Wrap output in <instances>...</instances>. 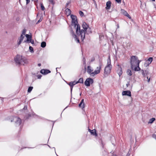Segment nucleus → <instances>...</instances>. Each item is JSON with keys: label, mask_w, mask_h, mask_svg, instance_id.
I'll list each match as a JSON object with an SVG mask.
<instances>
[{"label": "nucleus", "mask_w": 156, "mask_h": 156, "mask_svg": "<svg viewBox=\"0 0 156 156\" xmlns=\"http://www.w3.org/2000/svg\"><path fill=\"white\" fill-rule=\"evenodd\" d=\"M26 32V30L25 29H23V30H22V34L21 35H22L23 36L24 35H25V34Z\"/></svg>", "instance_id": "obj_27"}, {"label": "nucleus", "mask_w": 156, "mask_h": 156, "mask_svg": "<svg viewBox=\"0 0 156 156\" xmlns=\"http://www.w3.org/2000/svg\"><path fill=\"white\" fill-rule=\"evenodd\" d=\"M29 48L30 52H32L33 51V48L32 47L30 46Z\"/></svg>", "instance_id": "obj_32"}, {"label": "nucleus", "mask_w": 156, "mask_h": 156, "mask_svg": "<svg viewBox=\"0 0 156 156\" xmlns=\"http://www.w3.org/2000/svg\"><path fill=\"white\" fill-rule=\"evenodd\" d=\"M41 66V64L40 63H39L38 64V66Z\"/></svg>", "instance_id": "obj_47"}, {"label": "nucleus", "mask_w": 156, "mask_h": 156, "mask_svg": "<svg viewBox=\"0 0 156 156\" xmlns=\"http://www.w3.org/2000/svg\"><path fill=\"white\" fill-rule=\"evenodd\" d=\"M70 32L72 34L73 37L75 39V41L77 43H79L80 41L79 39V37H79L78 36H77L76 35L74 34V33L72 29L70 30Z\"/></svg>", "instance_id": "obj_7"}, {"label": "nucleus", "mask_w": 156, "mask_h": 156, "mask_svg": "<svg viewBox=\"0 0 156 156\" xmlns=\"http://www.w3.org/2000/svg\"><path fill=\"white\" fill-rule=\"evenodd\" d=\"M81 93L80 94V96H81Z\"/></svg>", "instance_id": "obj_49"}, {"label": "nucleus", "mask_w": 156, "mask_h": 156, "mask_svg": "<svg viewBox=\"0 0 156 156\" xmlns=\"http://www.w3.org/2000/svg\"><path fill=\"white\" fill-rule=\"evenodd\" d=\"M79 14L81 16H83L84 15L83 13L81 11H80L79 12Z\"/></svg>", "instance_id": "obj_31"}, {"label": "nucleus", "mask_w": 156, "mask_h": 156, "mask_svg": "<svg viewBox=\"0 0 156 156\" xmlns=\"http://www.w3.org/2000/svg\"><path fill=\"white\" fill-rule=\"evenodd\" d=\"M82 26L83 30H80V25H77V27L76 28V33L79 37H80L83 41L85 38V33L89 34L91 33L92 32L90 28L89 27L88 25L85 22L83 23Z\"/></svg>", "instance_id": "obj_1"}, {"label": "nucleus", "mask_w": 156, "mask_h": 156, "mask_svg": "<svg viewBox=\"0 0 156 156\" xmlns=\"http://www.w3.org/2000/svg\"><path fill=\"white\" fill-rule=\"evenodd\" d=\"M77 83H83V78H80L78 81H77Z\"/></svg>", "instance_id": "obj_26"}, {"label": "nucleus", "mask_w": 156, "mask_h": 156, "mask_svg": "<svg viewBox=\"0 0 156 156\" xmlns=\"http://www.w3.org/2000/svg\"><path fill=\"white\" fill-rule=\"evenodd\" d=\"M152 1H155V0H152Z\"/></svg>", "instance_id": "obj_50"}, {"label": "nucleus", "mask_w": 156, "mask_h": 156, "mask_svg": "<svg viewBox=\"0 0 156 156\" xmlns=\"http://www.w3.org/2000/svg\"><path fill=\"white\" fill-rule=\"evenodd\" d=\"M66 14L68 16L71 14V11L70 9L67 8L65 10Z\"/></svg>", "instance_id": "obj_19"}, {"label": "nucleus", "mask_w": 156, "mask_h": 156, "mask_svg": "<svg viewBox=\"0 0 156 156\" xmlns=\"http://www.w3.org/2000/svg\"><path fill=\"white\" fill-rule=\"evenodd\" d=\"M115 1L118 3H120L121 2V0H115Z\"/></svg>", "instance_id": "obj_38"}, {"label": "nucleus", "mask_w": 156, "mask_h": 156, "mask_svg": "<svg viewBox=\"0 0 156 156\" xmlns=\"http://www.w3.org/2000/svg\"><path fill=\"white\" fill-rule=\"evenodd\" d=\"M152 137L156 139V134H153L152 136Z\"/></svg>", "instance_id": "obj_37"}, {"label": "nucleus", "mask_w": 156, "mask_h": 156, "mask_svg": "<svg viewBox=\"0 0 156 156\" xmlns=\"http://www.w3.org/2000/svg\"><path fill=\"white\" fill-rule=\"evenodd\" d=\"M57 68H56V69L57 70Z\"/></svg>", "instance_id": "obj_53"}, {"label": "nucleus", "mask_w": 156, "mask_h": 156, "mask_svg": "<svg viewBox=\"0 0 156 156\" xmlns=\"http://www.w3.org/2000/svg\"><path fill=\"white\" fill-rule=\"evenodd\" d=\"M155 120V119L154 118H153L151 119L148 122V123H152Z\"/></svg>", "instance_id": "obj_22"}, {"label": "nucleus", "mask_w": 156, "mask_h": 156, "mask_svg": "<svg viewBox=\"0 0 156 156\" xmlns=\"http://www.w3.org/2000/svg\"><path fill=\"white\" fill-rule=\"evenodd\" d=\"M93 82V80L92 79L89 78L87 79L85 82V84L87 86H89L90 84H92Z\"/></svg>", "instance_id": "obj_8"}, {"label": "nucleus", "mask_w": 156, "mask_h": 156, "mask_svg": "<svg viewBox=\"0 0 156 156\" xmlns=\"http://www.w3.org/2000/svg\"><path fill=\"white\" fill-rule=\"evenodd\" d=\"M27 4H28L30 2V0H26Z\"/></svg>", "instance_id": "obj_40"}, {"label": "nucleus", "mask_w": 156, "mask_h": 156, "mask_svg": "<svg viewBox=\"0 0 156 156\" xmlns=\"http://www.w3.org/2000/svg\"><path fill=\"white\" fill-rule=\"evenodd\" d=\"M49 2L51 4H54L53 0H49Z\"/></svg>", "instance_id": "obj_36"}, {"label": "nucleus", "mask_w": 156, "mask_h": 156, "mask_svg": "<svg viewBox=\"0 0 156 156\" xmlns=\"http://www.w3.org/2000/svg\"><path fill=\"white\" fill-rule=\"evenodd\" d=\"M83 64L84 65V69L86 70V60L84 58H83Z\"/></svg>", "instance_id": "obj_29"}, {"label": "nucleus", "mask_w": 156, "mask_h": 156, "mask_svg": "<svg viewBox=\"0 0 156 156\" xmlns=\"http://www.w3.org/2000/svg\"><path fill=\"white\" fill-rule=\"evenodd\" d=\"M33 89V87H30L28 88V92L29 93H30L31 92V91H32Z\"/></svg>", "instance_id": "obj_28"}, {"label": "nucleus", "mask_w": 156, "mask_h": 156, "mask_svg": "<svg viewBox=\"0 0 156 156\" xmlns=\"http://www.w3.org/2000/svg\"><path fill=\"white\" fill-rule=\"evenodd\" d=\"M37 76H38V79H40V78H41V75H38Z\"/></svg>", "instance_id": "obj_43"}, {"label": "nucleus", "mask_w": 156, "mask_h": 156, "mask_svg": "<svg viewBox=\"0 0 156 156\" xmlns=\"http://www.w3.org/2000/svg\"><path fill=\"white\" fill-rule=\"evenodd\" d=\"M41 8L42 10H45V8L42 4H41Z\"/></svg>", "instance_id": "obj_30"}, {"label": "nucleus", "mask_w": 156, "mask_h": 156, "mask_svg": "<svg viewBox=\"0 0 156 156\" xmlns=\"http://www.w3.org/2000/svg\"><path fill=\"white\" fill-rule=\"evenodd\" d=\"M13 120L15 121V123L17 126H19L20 124L21 121V119L19 118L16 117H14Z\"/></svg>", "instance_id": "obj_9"}, {"label": "nucleus", "mask_w": 156, "mask_h": 156, "mask_svg": "<svg viewBox=\"0 0 156 156\" xmlns=\"http://www.w3.org/2000/svg\"><path fill=\"white\" fill-rule=\"evenodd\" d=\"M71 18L72 19L71 25L73 26H74L75 28H76L77 27V25H79L78 24L76 17L73 15H71Z\"/></svg>", "instance_id": "obj_6"}, {"label": "nucleus", "mask_w": 156, "mask_h": 156, "mask_svg": "<svg viewBox=\"0 0 156 156\" xmlns=\"http://www.w3.org/2000/svg\"><path fill=\"white\" fill-rule=\"evenodd\" d=\"M140 70L141 71V72L142 73V74L144 77H145L147 75L149 74V72L148 70H145L144 71L143 69H140Z\"/></svg>", "instance_id": "obj_14"}, {"label": "nucleus", "mask_w": 156, "mask_h": 156, "mask_svg": "<svg viewBox=\"0 0 156 156\" xmlns=\"http://www.w3.org/2000/svg\"><path fill=\"white\" fill-rule=\"evenodd\" d=\"M70 3V2H68L67 3L66 5V7H67L68 5Z\"/></svg>", "instance_id": "obj_41"}, {"label": "nucleus", "mask_w": 156, "mask_h": 156, "mask_svg": "<svg viewBox=\"0 0 156 156\" xmlns=\"http://www.w3.org/2000/svg\"><path fill=\"white\" fill-rule=\"evenodd\" d=\"M29 41L30 40H29L28 39H27L26 40L24 41L23 42H26V43H30Z\"/></svg>", "instance_id": "obj_35"}, {"label": "nucleus", "mask_w": 156, "mask_h": 156, "mask_svg": "<svg viewBox=\"0 0 156 156\" xmlns=\"http://www.w3.org/2000/svg\"><path fill=\"white\" fill-rule=\"evenodd\" d=\"M51 72V71L48 69H42L41 71V73L43 74L46 75Z\"/></svg>", "instance_id": "obj_11"}, {"label": "nucleus", "mask_w": 156, "mask_h": 156, "mask_svg": "<svg viewBox=\"0 0 156 156\" xmlns=\"http://www.w3.org/2000/svg\"><path fill=\"white\" fill-rule=\"evenodd\" d=\"M84 99H82L79 105V106L82 109L84 108Z\"/></svg>", "instance_id": "obj_16"}, {"label": "nucleus", "mask_w": 156, "mask_h": 156, "mask_svg": "<svg viewBox=\"0 0 156 156\" xmlns=\"http://www.w3.org/2000/svg\"><path fill=\"white\" fill-rule=\"evenodd\" d=\"M29 42L30 43H31L32 44H34V40H32V39L29 41Z\"/></svg>", "instance_id": "obj_34"}, {"label": "nucleus", "mask_w": 156, "mask_h": 156, "mask_svg": "<svg viewBox=\"0 0 156 156\" xmlns=\"http://www.w3.org/2000/svg\"><path fill=\"white\" fill-rule=\"evenodd\" d=\"M141 61V60L138 59L137 57L136 56H131L130 61L131 68L136 71L140 70V68L139 67V64Z\"/></svg>", "instance_id": "obj_2"}, {"label": "nucleus", "mask_w": 156, "mask_h": 156, "mask_svg": "<svg viewBox=\"0 0 156 156\" xmlns=\"http://www.w3.org/2000/svg\"><path fill=\"white\" fill-rule=\"evenodd\" d=\"M90 132L91 134L93 135H95L96 136L97 135V134H96L95 130V129L91 130Z\"/></svg>", "instance_id": "obj_23"}, {"label": "nucleus", "mask_w": 156, "mask_h": 156, "mask_svg": "<svg viewBox=\"0 0 156 156\" xmlns=\"http://www.w3.org/2000/svg\"><path fill=\"white\" fill-rule=\"evenodd\" d=\"M27 106H25L23 108V109H27Z\"/></svg>", "instance_id": "obj_44"}, {"label": "nucleus", "mask_w": 156, "mask_h": 156, "mask_svg": "<svg viewBox=\"0 0 156 156\" xmlns=\"http://www.w3.org/2000/svg\"><path fill=\"white\" fill-rule=\"evenodd\" d=\"M107 65L104 69V75L107 76L109 75L111 72L112 66L111 65L110 56H109L107 60Z\"/></svg>", "instance_id": "obj_5"}, {"label": "nucleus", "mask_w": 156, "mask_h": 156, "mask_svg": "<svg viewBox=\"0 0 156 156\" xmlns=\"http://www.w3.org/2000/svg\"><path fill=\"white\" fill-rule=\"evenodd\" d=\"M33 1H34L35 2H37V1L38 0H32Z\"/></svg>", "instance_id": "obj_46"}, {"label": "nucleus", "mask_w": 156, "mask_h": 156, "mask_svg": "<svg viewBox=\"0 0 156 156\" xmlns=\"http://www.w3.org/2000/svg\"><path fill=\"white\" fill-rule=\"evenodd\" d=\"M101 68V65H100L99 67H97V69L95 70L94 72H91L93 71L91 67L90 66H88L87 69V72L90 74V76H94L95 75L99 73Z\"/></svg>", "instance_id": "obj_4"}, {"label": "nucleus", "mask_w": 156, "mask_h": 156, "mask_svg": "<svg viewBox=\"0 0 156 156\" xmlns=\"http://www.w3.org/2000/svg\"><path fill=\"white\" fill-rule=\"evenodd\" d=\"M122 12L129 19H131V17L128 14L126 11L123 9L121 10Z\"/></svg>", "instance_id": "obj_13"}, {"label": "nucleus", "mask_w": 156, "mask_h": 156, "mask_svg": "<svg viewBox=\"0 0 156 156\" xmlns=\"http://www.w3.org/2000/svg\"><path fill=\"white\" fill-rule=\"evenodd\" d=\"M147 79H148V80H147V82H149V81H150V78H148V77H147Z\"/></svg>", "instance_id": "obj_42"}, {"label": "nucleus", "mask_w": 156, "mask_h": 156, "mask_svg": "<svg viewBox=\"0 0 156 156\" xmlns=\"http://www.w3.org/2000/svg\"><path fill=\"white\" fill-rule=\"evenodd\" d=\"M14 60L16 64L18 65H24L28 62L27 60L25 57L18 55L15 58Z\"/></svg>", "instance_id": "obj_3"}, {"label": "nucleus", "mask_w": 156, "mask_h": 156, "mask_svg": "<svg viewBox=\"0 0 156 156\" xmlns=\"http://www.w3.org/2000/svg\"><path fill=\"white\" fill-rule=\"evenodd\" d=\"M25 36L27 38V39L29 40H30L32 39L31 36L28 34H26Z\"/></svg>", "instance_id": "obj_24"}, {"label": "nucleus", "mask_w": 156, "mask_h": 156, "mask_svg": "<svg viewBox=\"0 0 156 156\" xmlns=\"http://www.w3.org/2000/svg\"><path fill=\"white\" fill-rule=\"evenodd\" d=\"M91 131V130L90 129H89V131L90 132Z\"/></svg>", "instance_id": "obj_48"}, {"label": "nucleus", "mask_w": 156, "mask_h": 156, "mask_svg": "<svg viewBox=\"0 0 156 156\" xmlns=\"http://www.w3.org/2000/svg\"><path fill=\"white\" fill-rule=\"evenodd\" d=\"M77 83V82H76L75 81H74L73 82H70L69 83V85L70 86V87H73V86L75 85Z\"/></svg>", "instance_id": "obj_18"}, {"label": "nucleus", "mask_w": 156, "mask_h": 156, "mask_svg": "<svg viewBox=\"0 0 156 156\" xmlns=\"http://www.w3.org/2000/svg\"><path fill=\"white\" fill-rule=\"evenodd\" d=\"M112 156H117L116 155H113Z\"/></svg>", "instance_id": "obj_51"}, {"label": "nucleus", "mask_w": 156, "mask_h": 156, "mask_svg": "<svg viewBox=\"0 0 156 156\" xmlns=\"http://www.w3.org/2000/svg\"><path fill=\"white\" fill-rule=\"evenodd\" d=\"M95 58H91L90 61L89 62L90 64L92 62H93L94 61Z\"/></svg>", "instance_id": "obj_33"}, {"label": "nucleus", "mask_w": 156, "mask_h": 156, "mask_svg": "<svg viewBox=\"0 0 156 156\" xmlns=\"http://www.w3.org/2000/svg\"><path fill=\"white\" fill-rule=\"evenodd\" d=\"M11 122H12V120H11Z\"/></svg>", "instance_id": "obj_54"}, {"label": "nucleus", "mask_w": 156, "mask_h": 156, "mask_svg": "<svg viewBox=\"0 0 156 156\" xmlns=\"http://www.w3.org/2000/svg\"><path fill=\"white\" fill-rule=\"evenodd\" d=\"M119 68L118 70H117V73L119 74V77L122 74V68L119 66V65H118Z\"/></svg>", "instance_id": "obj_15"}, {"label": "nucleus", "mask_w": 156, "mask_h": 156, "mask_svg": "<svg viewBox=\"0 0 156 156\" xmlns=\"http://www.w3.org/2000/svg\"><path fill=\"white\" fill-rule=\"evenodd\" d=\"M24 37V36L21 35L20 37H19L18 40L17 44L19 45L22 42L23 40V39Z\"/></svg>", "instance_id": "obj_12"}, {"label": "nucleus", "mask_w": 156, "mask_h": 156, "mask_svg": "<svg viewBox=\"0 0 156 156\" xmlns=\"http://www.w3.org/2000/svg\"><path fill=\"white\" fill-rule=\"evenodd\" d=\"M71 87V91H72V90L73 88V87Z\"/></svg>", "instance_id": "obj_45"}, {"label": "nucleus", "mask_w": 156, "mask_h": 156, "mask_svg": "<svg viewBox=\"0 0 156 156\" xmlns=\"http://www.w3.org/2000/svg\"><path fill=\"white\" fill-rule=\"evenodd\" d=\"M126 73L129 76H131L132 75L131 71L130 69H128Z\"/></svg>", "instance_id": "obj_25"}, {"label": "nucleus", "mask_w": 156, "mask_h": 156, "mask_svg": "<svg viewBox=\"0 0 156 156\" xmlns=\"http://www.w3.org/2000/svg\"><path fill=\"white\" fill-rule=\"evenodd\" d=\"M39 22H40V20H39V21H38V23Z\"/></svg>", "instance_id": "obj_52"}, {"label": "nucleus", "mask_w": 156, "mask_h": 156, "mask_svg": "<svg viewBox=\"0 0 156 156\" xmlns=\"http://www.w3.org/2000/svg\"><path fill=\"white\" fill-rule=\"evenodd\" d=\"M130 85L129 82H128L126 84V86L127 87H128Z\"/></svg>", "instance_id": "obj_39"}, {"label": "nucleus", "mask_w": 156, "mask_h": 156, "mask_svg": "<svg viewBox=\"0 0 156 156\" xmlns=\"http://www.w3.org/2000/svg\"><path fill=\"white\" fill-rule=\"evenodd\" d=\"M122 95H127L130 97L131 95V92L130 91H124L122 92Z\"/></svg>", "instance_id": "obj_10"}, {"label": "nucleus", "mask_w": 156, "mask_h": 156, "mask_svg": "<svg viewBox=\"0 0 156 156\" xmlns=\"http://www.w3.org/2000/svg\"><path fill=\"white\" fill-rule=\"evenodd\" d=\"M106 7L105 8L106 9H110L111 2L110 1H108L106 3Z\"/></svg>", "instance_id": "obj_17"}, {"label": "nucleus", "mask_w": 156, "mask_h": 156, "mask_svg": "<svg viewBox=\"0 0 156 156\" xmlns=\"http://www.w3.org/2000/svg\"><path fill=\"white\" fill-rule=\"evenodd\" d=\"M41 46L42 48H44L46 46V43L44 41L42 42L41 44Z\"/></svg>", "instance_id": "obj_21"}, {"label": "nucleus", "mask_w": 156, "mask_h": 156, "mask_svg": "<svg viewBox=\"0 0 156 156\" xmlns=\"http://www.w3.org/2000/svg\"><path fill=\"white\" fill-rule=\"evenodd\" d=\"M152 60L153 58L152 57H150L147 59V60L146 61V62H148V64H149L151 63Z\"/></svg>", "instance_id": "obj_20"}]
</instances>
